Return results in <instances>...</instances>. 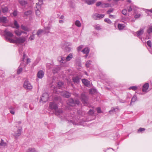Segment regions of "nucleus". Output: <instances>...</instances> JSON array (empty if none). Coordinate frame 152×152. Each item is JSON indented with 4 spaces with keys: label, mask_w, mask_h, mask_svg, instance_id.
<instances>
[{
    "label": "nucleus",
    "mask_w": 152,
    "mask_h": 152,
    "mask_svg": "<svg viewBox=\"0 0 152 152\" xmlns=\"http://www.w3.org/2000/svg\"><path fill=\"white\" fill-rule=\"evenodd\" d=\"M49 108L51 110H55V111L54 112V113L55 114L58 116L60 115L62 113L63 111L61 109L57 110L58 107L57 104L53 102H50L49 104Z\"/></svg>",
    "instance_id": "obj_1"
},
{
    "label": "nucleus",
    "mask_w": 152,
    "mask_h": 152,
    "mask_svg": "<svg viewBox=\"0 0 152 152\" xmlns=\"http://www.w3.org/2000/svg\"><path fill=\"white\" fill-rule=\"evenodd\" d=\"M80 102L77 99L74 100L73 99L71 98L69 99L67 102V104L71 106H74L76 104L77 105H79Z\"/></svg>",
    "instance_id": "obj_2"
},
{
    "label": "nucleus",
    "mask_w": 152,
    "mask_h": 152,
    "mask_svg": "<svg viewBox=\"0 0 152 152\" xmlns=\"http://www.w3.org/2000/svg\"><path fill=\"white\" fill-rule=\"evenodd\" d=\"M4 33L6 39L7 41L11 43L10 40L13 39L11 38V37L13 36V34L10 31H8L6 30L4 31Z\"/></svg>",
    "instance_id": "obj_3"
},
{
    "label": "nucleus",
    "mask_w": 152,
    "mask_h": 152,
    "mask_svg": "<svg viewBox=\"0 0 152 152\" xmlns=\"http://www.w3.org/2000/svg\"><path fill=\"white\" fill-rule=\"evenodd\" d=\"M11 43H23L26 41V38L25 37H16L15 39H11Z\"/></svg>",
    "instance_id": "obj_4"
},
{
    "label": "nucleus",
    "mask_w": 152,
    "mask_h": 152,
    "mask_svg": "<svg viewBox=\"0 0 152 152\" xmlns=\"http://www.w3.org/2000/svg\"><path fill=\"white\" fill-rule=\"evenodd\" d=\"M79 97L80 98L83 104H87L88 97L85 93L81 94Z\"/></svg>",
    "instance_id": "obj_5"
},
{
    "label": "nucleus",
    "mask_w": 152,
    "mask_h": 152,
    "mask_svg": "<svg viewBox=\"0 0 152 152\" xmlns=\"http://www.w3.org/2000/svg\"><path fill=\"white\" fill-rule=\"evenodd\" d=\"M23 86L24 88L27 90L31 89L32 88V86L29 82L27 80L25 81Z\"/></svg>",
    "instance_id": "obj_6"
},
{
    "label": "nucleus",
    "mask_w": 152,
    "mask_h": 152,
    "mask_svg": "<svg viewBox=\"0 0 152 152\" xmlns=\"http://www.w3.org/2000/svg\"><path fill=\"white\" fill-rule=\"evenodd\" d=\"M65 44L62 46V49L66 52H69L71 50L70 48L68 46L71 45V43H68L67 42L65 43Z\"/></svg>",
    "instance_id": "obj_7"
},
{
    "label": "nucleus",
    "mask_w": 152,
    "mask_h": 152,
    "mask_svg": "<svg viewBox=\"0 0 152 152\" xmlns=\"http://www.w3.org/2000/svg\"><path fill=\"white\" fill-rule=\"evenodd\" d=\"M22 131V127H18L17 133H15L14 134V136L15 139H17L18 137L21 135Z\"/></svg>",
    "instance_id": "obj_8"
},
{
    "label": "nucleus",
    "mask_w": 152,
    "mask_h": 152,
    "mask_svg": "<svg viewBox=\"0 0 152 152\" xmlns=\"http://www.w3.org/2000/svg\"><path fill=\"white\" fill-rule=\"evenodd\" d=\"M48 95L47 93H45L42 94L40 101H42V102H45L48 101Z\"/></svg>",
    "instance_id": "obj_9"
},
{
    "label": "nucleus",
    "mask_w": 152,
    "mask_h": 152,
    "mask_svg": "<svg viewBox=\"0 0 152 152\" xmlns=\"http://www.w3.org/2000/svg\"><path fill=\"white\" fill-rule=\"evenodd\" d=\"M61 94L62 96L66 98H69L71 96V94L66 91H63L61 92Z\"/></svg>",
    "instance_id": "obj_10"
},
{
    "label": "nucleus",
    "mask_w": 152,
    "mask_h": 152,
    "mask_svg": "<svg viewBox=\"0 0 152 152\" xmlns=\"http://www.w3.org/2000/svg\"><path fill=\"white\" fill-rule=\"evenodd\" d=\"M149 87V84L148 83H145L142 87V91L143 92L147 93V90Z\"/></svg>",
    "instance_id": "obj_11"
},
{
    "label": "nucleus",
    "mask_w": 152,
    "mask_h": 152,
    "mask_svg": "<svg viewBox=\"0 0 152 152\" xmlns=\"http://www.w3.org/2000/svg\"><path fill=\"white\" fill-rule=\"evenodd\" d=\"M82 83L84 85L87 86L88 87L90 85V82L86 79H83L82 80Z\"/></svg>",
    "instance_id": "obj_12"
},
{
    "label": "nucleus",
    "mask_w": 152,
    "mask_h": 152,
    "mask_svg": "<svg viewBox=\"0 0 152 152\" xmlns=\"http://www.w3.org/2000/svg\"><path fill=\"white\" fill-rule=\"evenodd\" d=\"M72 80L75 84H78L80 82V78L78 76H77L73 77Z\"/></svg>",
    "instance_id": "obj_13"
},
{
    "label": "nucleus",
    "mask_w": 152,
    "mask_h": 152,
    "mask_svg": "<svg viewBox=\"0 0 152 152\" xmlns=\"http://www.w3.org/2000/svg\"><path fill=\"white\" fill-rule=\"evenodd\" d=\"M44 72L43 71L40 70L38 72L37 74V76L39 78H42L44 76Z\"/></svg>",
    "instance_id": "obj_14"
},
{
    "label": "nucleus",
    "mask_w": 152,
    "mask_h": 152,
    "mask_svg": "<svg viewBox=\"0 0 152 152\" xmlns=\"http://www.w3.org/2000/svg\"><path fill=\"white\" fill-rule=\"evenodd\" d=\"M58 60L61 63L65 64L66 63V60L65 58L64 57L60 56L58 58Z\"/></svg>",
    "instance_id": "obj_15"
},
{
    "label": "nucleus",
    "mask_w": 152,
    "mask_h": 152,
    "mask_svg": "<svg viewBox=\"0 0 152 152\" xmlns=\"http://www.w3.org/2000/svg\"><path fill=\"white\" fill-rule=\"evenodd\" d=\"M8 22L7 18L5 17H0V23H6Z\"/></svg>",
    "instance_id": "obj_16"
},
{
    "label": "nucleus",
    "mask_w": 152,
    "mask_h": 152,
    "mask_svg": "<svg viewBox=\"0 0 152 152\" xmlns=\"http://www.w3.org/2000/svg\"><path fill=\"white\" fill-rule=\"evenodd\" d=\"M144 28H141L139 31L136 32V33L138 37H139L143 34L144 32Z\"/></svg>",
    "instance_id": "obj_17"
},
{
    "label": "nucleus",
    "mask_w": 152,
    "mask_h": 152,
    "mask_svg": "<svg viewBox=\"0 0 152 152\" xmlns=\"http://www.w3.org/2000/svg\"><path fill=\"white\" fill-rule=\"evenodd\" d=\"M19 3L22 6H25L27 4V0H19Z\"/></svg>",
    "instance_id": "obj_18"
},
{
    "label": "nucleus",
    "mask_w": 152,
    "mask_h": 152,
    "mask_svg": "<svg viewBox=\"0 0 152 152\" xmlns=\"http://www.w3.org/2000/svg\"><path fill=\"white\" fill-rule=\"evenodd\" d=\"M90 50L88 47H86L83 49L82 52L88 55L89 52Z\"/></svg>",
    "instance_id": "obj_19"
},
{
    "label": "nucleus",
    "mask_w": 152,
    "mask_h": 152,
    "mask_svg": "<svg viewBox=\"0 0 152 152\" xmlns=\"http://www.w3.org/2000/svg\"><path fill=\"white\" fill-rule=\"evenodd\" d=\"M73 57V56L72 53H70L66 57V60L67 61H70L71 59Z\"/></svg>",
    "instance_id": "obj_20"
},
{
    "label": "nucleus",
    "mask_w": 152,
    "mask_h": 152,
    "mask_svg": "<svg viewBox=\"0 0 152 152\" xmlns=\"http://www.w3.org/2000/svg\"><path fill=\"white\" fill-rule=\"evenodd\" d=\"M20 27L24 31H30L29 28L27 26L22 25Z\"/></svg>",
    "instance_id": "obj_21"
},
{
    "label": "nucleus",
    "mask_w": 152,
    "mask_h": 152,
    "mask_svg": "<svg viewBox=\"0 0 152 152\" xmlns=\"http://www.w3.org/2000/svg\"><path fill=\"white\" fill-rule=\"evenodd\" d=\"M23 64L22 63H21L20 64V65L18 67V69L17 71V73L18 74H19L20 73L22 72L23 70V68L22 67H21V66Z\"/></svg>",
    "instance_id": "obj_22"
},
{
    "label": "nucleus",
    "mask_w": 152,
    "mask_h": 152,
    "mask_svg": "<svg viewBox=\"0 0 152 152\" xmlns=\"http://www.w3.org/2000/svg\"><path fill=\"white\" fill-rule=\"evenodd\" d=\"M96 0H87L86 2L88 5L93 4Z\"/></svg>",
    "instance_id": "obj_23"
},
{
    "label": "nucleus",
    "mask_w": 152,
    "mask_h": 152,
    "mask_svg": "<svg viewBox=\"0 0 152 152\" xmlns=\"http://www.w3.org/2000/svg\"><path fill=\"white\" fill-rule=\"evenodd\" d=\"M26 152H38L34 148H29Z\"/></svg>",
    "instance_id": "obj_24"
},
{
    "label": "nucleus",
    "mask_w": 152,
    "mask_h": 152,
    "mask_svg": "<svg viewBox=\"0 0 152 152\" xmlns=\"http://www.w3.org/2000/svg\"><path fill=\"white\" fill-rule=\"evenodd\" d=\"M116 110H118V107H116L115 108H114V107H113L112 108L111 110H110L109 111V113L111 114L112 112H113L114 111L115 112L116 111Z\"/></svg>",
    "instance_id": "obj_25"
},
{
    "label": "nucleus",
    "mask_w": 152,
    "mask_h": 152,
    "mask_svg": "<svg viewBox=\"0 0 152 152\" xmlns=\"http://www.w3.org/2000/svg\"><path fill=\"white\" fill-rule=\"evenodd\" d=\"M110 5L109 3H103L101 4V7L103 8L107 7H110Z\"/></svg>",
    "instance_id": "obj_26"
},
{
    "label": "nucleus",
    "mask_w": 152,
    "mask_h": 152,
    "mask_svg": "<svg viewBox=\"0 0 152 152\" xmlns=\"http://www.w3.org/2000/svg\"><path fill=\"white\" fill-rule=\"evenodd\" d=\"M137 100V97L136 95H134L132 98L130 103V105L132 102H135Z\"/></svg>",
    "instance_id": "obj_27"
},
{
    "label": "nucleus",
    "mask_w": 152,
    "mask_h": 152,
    "mask_svg": "<svg viewBox=\"0 0 152 152\" xmlns=\"http://www.w3.org/2000/svg\"><path fill=\"white\" fill-rule=\"evenodd\" d=\"M2 12L3 13H5L7 12L8 10V8L7 7H2Z\"/></svg>",
    "instance_id": "obj_28"
},
{
    "label": "nucleus",
    "mask_w": 152,
    "mask_h": 152,
    "mask_svg": "<svg viewBox=\"0 0 152 152\" xmlns=\"http://www.w3.org/2000/svg\"><path fill=\"white\" fill-rule=\"evenodd\" d=\"M93 18L95 20H97L99 19V14H93L92 15Z\"/></svg>",
    "instance_id": "obj_29"
},
{
    "label": "nucleus",
    "mask_w": 152,
    "mask_h": 152,
    "mask_svg": "<svg viewBox=\"0 0 152 152\" xmlns=\"http://www.w3.org/2000/svg\"><path fill=\"white\" fill-rule=\"evenodd\" d=\"M75 24L78 27H80L81 26V24L79 21L77 20L75 22Z\"/></svg>",
    "instance_id": "obj_30"
},
{
    "label": "nucleus",
    "mask_w": 152,
    "mask_h": 152,
    "mask_svg": "<svg viewBox=\"0 0 152 152\" xmlns=\"http://www.w3.org/2000/svg\"><path fill=\"white\" fill-rule=\"evenodd\" d=\"M124 27V26L123 24H119L118 25V28L120 30L123 29Z\"/></svg>",
    "instance_id": "obj_31"
},
{
    "label": "nucleus",
    "mask_w": 152,
    "mask_h": 152,
    "mask_svg": "<svg viewBox=\"0 0 152 152\" xmlns=\"http://www.w3.org/2000/svg\"><path fill=\"white\" fill-rule=\"evenodd\" d=\"M59 70L60 68L58 67H56L53 70V73L54 74L57 73Z\"/></svg>",
    "instance_id": "obj_32"
},
{
    "label": "nucleus",
    "mask_w": 152,
    "mask_h": 152,
    "mask_svg": "<svg viewBox=\"0 0 152 152\" xmlns=\"http://www.w3.org/2000/svg\"><path fill=\"white\" fill-rule=\"evenodd\" d=\"M91 61H87L86 64V66L87 67H89L91 64Z\"/></svg>",
    "instance_id": "obj_33"
},
{
    "label": "nucleus",
    "mask_w": 152,
    "mask_h": 152,
    "mask_svg": "<svg viewBox=\"0 0 152 152\" xmlns=\"http://www.w3.org/2000/svg\"><path fill=\"white\" fill-rule=\"evenodd\" d=\"M32 11L31 10H29L26 12L24 13V15L26 16H28L31 15L32 13Z\"/></svg>",
    "instance_id": "obj_34"
},
{
    "label": "nucleus",
    "mask_w": 152,
    "mask_h": 152,
    "mask_svg": "<svg viewBox=\"0 0 152 152\" xmlns=\"http://www.w3.org/2000/svg\"><path fill=\"white\" fill-rule=\"evenodd\" d=\"M64 83L61 82H59L58 83V86L59 88H61V87L63 86Z\"/></svg>",
    "instance_id": "obj_35"
},
{
    "label": "nucleus",
    "mask_w": 152,
    "mask_h": 152,
    "mask_svg": "<svg viewBox=\"0 0 152 152\" xmlns=\"http://www.w3.org/2000/svg\"><path fill=\"white\" fill-rule=\"evenodd\" d=\"M15 33L18 36H20L22 34L21 31H20L18 30L15 31Z\"/></svg>",
    "instance_id": "obj_36"
},
{
    "label": "nucleus",
    "mask_w": 152,
    "mask_h": 152,
    "mask_svg": "<svg viewBox=\"0 0 152 152\" xmlns=\"http://www.w3.org/2000/svg\"><path fill=\"white\" fill-rule=\"evenodd\" d=\"M43 32V30L42 29H39L38 30L37 33V35L39 37V35Z\"/></svg>",
    "instance_id": "obj_37"
},
{
    "label": "nucleus",
    "mask_w": 152,
    "mask_h": 152,
    "mask_svg": "<svg viewBox=\"0 0 152 152\" xmlns=\"http://www.w3.org/2000/svg\"><path fill=\"white\" fill-rule=\"evenodd\" d=\"M147 32L149 34L152 32V26L150 27L148 29Z\"/></svg>",
    "instance_id": "obj_38"
},
{
    "label": "nucleus",
    "mask_w": 152,
    "mask_h": 152,
    "mask_svg": "<svg viewBox=\"0 0 152 152\" xmlns=\"http://www.w3.org/2000/svg\"><path fill=\"white\" fill-rule=\"evenodd\" d=\"M14 25L16 28H18L19 27V25L17 22L16 20H15L14 22Z\"/></svg>",
    "instance_id": "obj_39"
},
{
    "label": "nucleus",
    "mask_w": 152,
    "mask_h": 152,
    "mask_svg": "<svg viewBox=\"0 0 152 152\" xmlns=\"http://www.w3.org/2000/svg\"><path fill=\"white\" fill-rule=\"evenodd\" d=\"M137 86H132L130 87L129 89V90L132 89L133 91H135L137 89Z\"/></svg>",
    "instance_id": "obj_40"
},
{
    "label": "nucleus",
    "mask_w": 152,
    "mask_h": 152,
    "mask_svg": "<svg viewBox=\"0 0 152 152\" xmlns=\"http://www.w3.org/2000/svg\"><path fill=\"white\" fill-rule=\"evenodd\" d=\"M6 145V143L4 142V140L1 139V142L0 143V146H5Z\"/></svg>",
    "instance_id": "obj_41"
},
{
    "label": "nucleus",
    "mask_w": 152,
    "mask_h": 152,
    "mask_svg": "<svg viewBox=\"0 0 152 152\" xmlns=\"http://www.w3.org/2000/svg\"><path fill=\"white\" fill-rule=\"evenodd\" d=\"M145 129L144 128H140L138 130L137 132L138 133L142 132L144 131Z\"/></svg>",
    "instance_id": "obj_42"
},
{
    "label": "nucleus",
    "mask_w": 152,
    "mask_h": 152,
    "mask_svg": "<svg viewBox=\"0 0 152 152\" xmlns=\"http://www.w3.org/2000/svg\"><path fill=\"white\" fill-rule=\"evenodd\" d=\"M104 21L105 22H107V23L110 24L112 22L108 18H105L104 20Z\"/></svg>",
    "instance_id": "obj_43"
},
{
    "label": "nucleus",
    "mask_w": 152,
    "mask_h": 152,
    "mask_svg": "<svg viewBox=\"0 0 152 152\" xmlns=\"http://www.w3.org/2000/svg\"><path fill=\"white\" fill-rule=\"evenodd\" d=\"M127 13V10L124 9L122 11V13L124 15H126Z\"/></svg>",
    "instance_id": "obj_44"
},
{
    "label": "nucleus",
    "mask_w": 152,
    "mask_h": 152,
    "mask_svg": "<svg viewBox=\"0 0 152 152\" xmlns=\"http://www.w3.org/2000/svg\"><path fill=\"white\" fill-rule=\"evenodd\" d=\"M147 45H148L151 48L152 47V43L151 41L150 40H148L147 42Z\"/></svg>",
    "instance_id": "obj_45"
},
{
    "label": "nucleus",
    "mask_w": 152,
    "mask_h": 152,
    "mask_svg": "<svg viewBox=\"0 0 152 152\" xmlns=\"http://www.w3.org/2000/svg\"><path fill=\"white\" fill-rule=\"evenodd\" d=\"M114 10V9L113 8H110L107 11V13L108 14H110Z\"/></svg>",
    "instance_id": "obj_46"
},
{
    "label": "nucleus",
    "mask_w": 152,
    "mask_h": 152,
    "mask_svg": "<svg viewBox=\"0 0 152 152\" xmlns=\"http://www.w3.org/2000/svg\"><path fill=\"white\" fill-rule=\"evenodd\" d=\"M83 45H80V46H79L77 48V50L78 51H80L81 49L83 48Z\"/></svg>",
    "instance_id": "obj_47"
},
{
    "label": "nucleus",
    "mask_w": 152,
    "mask_h": 152,
    "mask_svg": "<svg viewBox=\"0 0 152 152\" xmlns=\"http://www.w3.org/2000/svg\"><path fill=\"white\" fill-rule=\"evenodd\" d=\"M35 35L34 34H33L31 35L29 38V39L31 40H32L34 39V38Z\"/></svg>",
    "instance_id": "obj_48"
},
{
    "label": "nucleus",
    "mask_w": 152,
    "mask_h": 152,
    "mask_svg": "<svg viewBox=\"0 0 152 152\" xmlns=\"http://www.w3.org/2000/svg\"><path fill=\"white\" fill-rule=\"evenodd\" d=\"M45 31H46L45 33H48L49 32V31L47 32L46 31H47L49 30L50 29V28L48 26V27H45Z\"/></svg>",
    "instance_id": "obj_49"
},
{
    "label": "nucleus",
    "mask_w": 152,
    "mask_h": 152,
    "mask_svg": "<svg viewBox=\"0 0 152 152\" xmlns=\"http://www.w3.org/2000/svg\"><path fill=\"white\" fill-rule=\"evenodd\" d=\"M88 113L89 114L92 115L94 114V112L93 110H90Z\"/></svg>",
    "instance_id": "obj_50"
},
{
    "label": "nucleus",
    "mask_w": 152,
    "mask_h": 152,
    "mask_svg": "<svg viewBox=\"0 0 152 152\" xmlns=\"http://www.w3.org/2000/svg\"><path fill=\"white\" fill-rule=\"evenodd\" d=\"M36 15L37 16H39L40 14V12L39 10L38 9H37V10L36 11Z\"/></svg>",
    "instance_id": "obj_51"
},
{
    "label": "nucleus",
    "mask_w": 152,
    "mask_h": 152,
    "mask_svg": "<svg viewBox=\"0 0 152 152\" xmlns=\"http://www.w3.org/2000/svg\"><path fill=\"white\" fill-rule=\"evenodd\" d=\"M18 14L17 11L16 10H15L12 13V14L14 16H16Z\"/></svg>",
    "instance_id": "obj_52"
},
{
    "label": "nucleus",
    "mask_w": 152,
    "mask_h": 152,
    "mask_svg": "<svg viewBox=\"0 0 152 152\" xmlns=\"http://www.w3.org/2000/svg\"><path fill=\"white\" fill-rule=\"evenodd\" d=\"M95 28L96 30H99L101 29V28H100V26L98 25L95 26Z\"/></svg>",
    "instance_id": "obj_53"
},
{
    "label": "nucleus",
    "mask_w": 152,
    "mask_h": 152,
    "mask_svg": "<svg viewBox=\"0 0 152 152\" xmlns=\"http://www.w3.org/2000/svg\"><path fill=\"white\" fill-rule=\"evenodd\" d=\"M140 16V14H136L134 15V18H139Z\"/></svg>",
    "instance_id": "obj_54"
},
{
    "label": "nucleus",
    "mask_w": 152,
    "mask_h": 152,
    "mask_svg": "<svg viewBox=\"0 0 152 152\" xmlns=\"http://www.w3.org/2000/svg\"><path fill=\"white\" fill-rule=\"evenodd\" d=\"M96 110H97V112L98 113H99L102 112L101 108L99 107H98L97 108Z\"/></svg>",
    "instance_id": "obj_55"
},
{
    "label": "nucleus",
    "mask_w": 152,
    "mask_h": 152,
    "mask_svg": "<svg viewBox=\"0 0 152 152\" xmlns=\"http://www.w3.org/2000/svg\"><path fill=\"white\" fill-rule=\"evenodd\" d=\"M104 16V14H99V19H100L101 18H103Z\"/></svg>",
    "instance_id": "obj_56"
},
{
    "label": "nucleus",
    "mask_w": 152,
    "mask_h": 152,
    "mask_svg": "<svg viewBox=\"0 0 152 152\" xmlns=\"http://www.w3.org/2000/svg\"><path fill=\"white\" fill-rule=\"evenodd\" d=\"M102 4V3L100 1H98V2H97V3H96V5L97 6H99L100 5H101V4Z\"/></svg>",
    "instance_id": "obj_57"
},
{
    "label": "nucleus",
    "mask_w": 152,
    "mask_h": 152,
    "mask_svg": "<svg viewBox=\"0 0 152 152\" xmlns=\"http://www.w3.org/2000/svg\"><path fill=\"white\" fill-rule=\"evenodd\" d=\"M109 17L111 18H115L116 16L113 15H110Z\"/></svg>",
    "instance_id": "obj_58"
},
{
    "label": "nucleus",
    "mask_w": 152,
    "mask_h": 152,
    "mask_svg": "<svg viewBox=\"0 0 152 152\" xmlns=\"http://www.w3.org/2000/svg\"><path fill=\"white\" fill-rule=\"evenodd\" d=\"M21 63H22L23 64H22V65L21 66V67H25L26 66V64H25L24 62V61H22V62H21Z\"/></svg>",
    "instance_id": "obj_59"
},
{
    "label": "nucleus",
    "mask_w": 152,
    "mask_h": 152,
    "mask_svg": "<svg viewBox=\"0 0 152 152\" xmlns=\"http://www.w3.org/2000/svg\"><path fill=\"white\" fill-rule=\"evenodd\" d=\"M10 112L12 115H14L15 114V112L14 111V110H10Z\"/></svg>",
    "instance_id": "obj_60"
},
{
    "label": "nucleus",
    "mask_w": 152,
    "mask_h": 152,
    "mask_svg": "<svg viewBox=\"0 0 152 152\" xmlns=\"http://www.w3.org/2000/svg\"><path fill=\"white\" fill-rule=\"evenodd\" d=\"M9 109L11 110H14L15 108L14 107L10 106L9 107Z\"/></svg>",
    "instance_id": "obj_61"
},
{
    "label": "nucleus",
    "mask_w": 152,
    "mask_h": 152,
    "mask_svg": "<svg viewBox=\"0 0 152 152\" xmlns=\"http://www.w3.org/2000/svg\"><path fill=\"white\" fill-rule=\"evenodd\" d=\"M132 7L131 6H130L129 9H128V12H130L131 11H132Z\"/></svg>",
    "instance_id": "obj_62"
},
{
    "label": "nucleus",
    "mask_w": 152,
    "mask_h": 152,
    "mask_svg": "<svg viewBox=\"0 0 152 152\" xmlns=\"http://www.w3.org/2000/svg\"><path fill=\"white\" fill-rule=\"evenodd\" d=\"M59 99V97H58V96H56L54 98V100H58Z\"/></svg>",
    "instance_id": "obj_63"
},
{
    "label": "nucleus",
    "mask_w": 152,
    "mask_h": 152,
    "mask_svg": "<svg viewBox=\"0 0 152 152\" xmlns=\"http://www.w3.org/2000/svg\"><path fill=\"white\" fill-rule=\"evenodd\" d=\"M30 62V59L29 58H27V64H28Z\"/></svg>",
    "instance_id": "obj_64"
}]
</instances>
